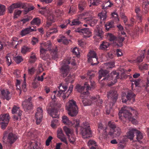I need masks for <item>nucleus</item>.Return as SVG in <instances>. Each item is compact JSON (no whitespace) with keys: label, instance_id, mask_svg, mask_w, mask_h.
Here are the masks:
<instances>
[{"label":"nucleus","instance_id":"nucleus-24","mask_svg":"<svg viewBox=\"0 0 149 149\" xmlns=\"http://www.w3.org/2000/svg\"><path fill=\"white\" fill-rule=\"evenodd\" d=\"M36 31V30L31 29L30 27H27L22 29L21 31L20 34L22 36H23L33 31Z\"/></svg>","mask_w":149,"mask_h":149},{"label":"nucleus","instance_id":"nucleus-7","mask_svg":"<svg viewBox=\"0 0 149 149\" xmlns=\"http://www.w3.org/2000/svg\"><path fill=\"white\" fill-rule=\"evenodd\" d=\"M80 134L84 139L92 136V132L89 124L87 122L83 123L81 127Z\"/></svg>","mask_w":149,"mask_h":149},{"label":"nucleus","instance_id":"nucleus-42","mask_svg":"<svg viewBox=\"0 0 149 149\" xmlns=\"http://www.w3.org/2000/svg\"><path fill=\"white\" fill-rule=\"evenodd\" d=\"M73 88V86L72 85H71L69 87V89L68 91V93L67 94L64 95L62 97L63 99L67 98L69 96V95L72 92Z\"/></svg>","mask_w":149,"mask_h":149},{"label":"nucleus","instance_id":"nucleus-34","mask_svg":"<svg viewBox=\"0 0 149 149\" xmlns=\"http://www.w3.org/2000/svg\"><path fill=\"white\" fill-rule=\"evenodd\" d=\"M107 11L106 10L102 11L98 14L101 20L104 21L107 18Z\"/></svg>","mask_w":149,"mask_h":149},{"label":"nucleus","instance_id":"nucleus-47","mask_svg":"<svg viewBox=\"0 0 149 149\" xmlns=\"http://www.w3.org/2000/svg\"><path fill=\"white\" fill-rule=\"evenodd\" d=\"M14 60L15 62L18 64L20 63L23 61V59L22 56H17L14 58Z\"/></svg>","mask_w":149,"mask_h":149},{"label":"nucleus","instance_id":"nucleus-58","mask_svg":"<svg viewBox=\"0 0 149 149\" xmlns=\"http://www.w3.org/2000/svg\"><path fill=\"white\" fill-rule=\"evenodd\" d=\"M134 114L135 116L134 117H135V118H134L133 117H131L130 118L129 120L131 121L133 123V124H137L138 123L137 120L136 119V117L137 116H136L135 115V114Z\"/></svg>","mask_w":149,"mask_h":149},{"label":"nucleus","instance_id":"nucleus-62","mask_svg":"<svg viewBox=\"0 0 149 149\" xmlns=\"http://www.w3.org/2000/svg\"><path fill=\"white\" fill-rule=\"evenodd\" d=\"M38 42V38L34 37L32 38L31 43L33 45H35Z\"/></svg>","mask_w":149,"mask_h":149},{"label":"nucleus","instance_id":"nucleus-49","mask_svg":"<svg viewBox=\"0 0 149 149\" xmlns=\"http://www.w3.org/2000/svg\"><path fill=\"white\" fill-rule=\"evenodd\" d=\"M10 54H8L6 57V62L8 66H10L11 64L12 61L10 58Z\"/></svg>","mask_w":149,"mask_h":149},{"label":"nucleus","instance_id":"nucleus-2","mask_svg":"<svg viewBox=\"0 0 149 149\" xmlns=\"http://www.w3.org/2000/svg\"><path fill=\"white\" fill-rule=\"evenodd\" d=\"M109 72L106 70L101 69L99 71V79L100 80L102 77L104 78L102 80V81H105L107 82V81H110V84L108 83V85L111 86L113 85L117 81V79L119 78V74L116 71H113L111 72L109 75L108 74Z\"/></svg>","mask_w":149,"mask_h":149},{"label":"nucleus","instance_id":"nucleus-9","mask_svg":"<svg viewBox=\"0 0 149 149\" xmlns=\"http://www.w3.org/2000/svg\"><path fill=\"white\" fill-rule=\"evenodd\" d=\"M70 63L68 60H64L63 61L60 71L61 74L63 77H66L69 73V68L68 65Z\"/></svg>","mask_w":149,"mask_h":149},{"label":"nucleus","instance_id":"nucleus-54","mask_svg":"<svg viewBox=\"0 0 149 149\" xmlns=\"http://www.w3.org/2000/svg\"><path fill=\"white\" fill-rule=\"evenodd\" d=\"M79 19H74L72 22V24H71V26H73V25H78L79 24H80L81 23V22L79 21Z\"/></svg>","mask_w":149,"mask_h":149},{"label":"nucleus","instance_id":"nucleus-29","mask_svg":"<svg viewBox=\"0 0 149 149\" xmlns=\"http://www.w3.org/2000/svg\"><path fill=\"white\" fill-rule=\"evenodd\" d=\"M90 83L91 87L89 86V84H88V82H85L84 84L85 86H86V90L88 91L91 90V89H94L95 87V84L94 81H90Z\"/></svg>","mask_w":149,"mask_h":149},{"label":"nucleus","instance_id":"nucleus-45","mask_svg":"<svg viewBox=\"0 0 149 149\" xmlns=\"http://www.w3.org/2000/svg\"><path fill=\"white\" fill-rule=\"evenodd\" d=\"M40 19L38 18H34L31 22L32 24H36L38 25H39L40 24Z\"/></svg>","mask_w":149,"mask_h":149},{"label":"nucleus","instance_id":"nucleus-37","mask_svg":"<svg viewBox=\"0 0 149 149\" xmlns=\"http://www.w3.org/2000/svg\"><path fill=\"white\" fill-rule=\"evenodd\" d=\"M47 21L54 22L55 19L53 16V14L52 12H49L47 15Z\"/></svg>","mask_w":149,"mask_h":149},{"label":"nucleus","instance_id":"nucleus-10","mask_svg":"<svg viewBox=\"0 0 149 149\" xmlns=\"http://www.w3.org/2000/svg\"><path fill=\"white\" fill-rule=\"evenodd\" d=\"M125 93H123L122 99L123 102L126 103L127 100H132V102L135 101V95L131 91H129L127 92V95L126 96H125Z\"/></svg>","mask_w":149,"mask_h":149},{"label":"nucleus","instance_id":"nucleus-63","mask_svg":"<svg viewBox=\"0 0 149 149\" xmlns=\"http://www.w3.org/2000/svg\"><path fill=\"white\" fill-rule=\"evenodd\" d=\"M85 2H81L79 3V8L81 10H82L84 9L85 5Z\"/></svg>","mask_w":149,"mask_h":149},{"label":"nucleus","instance_id":"nucleus-30","mask_svg":"<svg viewBox=\"0 0 149 149\" xmlns=\"http://www.w3.org/2000/svg\"><path fill=\"white\" fill-rule=\"evenodd\" d=\"M88 145L90 149H96L97 146L94 141L90 140L88 142Z\"/></svg>","mask_w":149,"mask_h":149},{"label":"nucleus","instance_id":"nucleus-59","mask_svg":"<svg viewBox=\"0 0 149 149\" xmlns=\"http://www.w3.org/2000/svg\"><path fill=\"white\" fill-rule=\"evenodd\" d=\"M15 8H16L14 3L12 4L8 8L9 12L10 13H13L14 10Z\"/></svg>","mask_w":149,"mask_h":149},{"label":"nucleus","instance_id":"nucleus-44","mask_svg":"<svg viewBox=\"0 0 149 149\" xmlns=\"http://www.w3.org/2000/svg\"><path fill=\"white\" fill-rule=\"evenodd\" d=\"M135 131L136 133L137 140L138 141H139L140 140L142 139L143 138V135L141 132L137 130Z\"/></svg>","mask_w":149,"mask_h":149},{"label":"nucleus","instance_id":"nucleus-53","mask_svg":"<svg viewBox=\"0 0 149 149\" xmlns=\"http://www.w3.org/2000/svg\"><path fill=\"white\" fill-rule=\"evenodd\" d=\"M22 13V11L19 10H15L14 12V18H17Z\"/></svg>","mask_w":149,"mask_h":149},{"label":"nucleus","instance_id":"nucleus-48","mask_svg":"<svg viewBox=\"0 0 149 149\" xmlns=\"http://www.w3.org/2000/svg\"><path fill=\"white\" fill-rule=\"evenodd\" d=\"M69 141L71 143L74 144L75 141V138L73 134L68 136Z\"/></svg>","mask_w":149,"mask_h":149},{"label":"nucleus","instance_id":"nucleus-26","mask_svg":"<svg viewBox=\"0 0 149 149\" xmlns=\"http://www.w3.org/2000/svg\"><path fill=\"white\" fill-rule=\"evenodd\" d=\"M9 119V116L8 114H4L3 115H1L0 116V123H8Z\"/></svg>","mask_w":149,"mask_h":149},{"label":"nucleus","instance_id":"nucleus-56","mask_svg":"<svg viewBox=\"0 0 149 149\" xmlns=\"http://www.w3.org/2000/svg\"><path fill=\"white\" fill-rule=\"evenodd\" d=\"M5 6L0 4V15H2L5 10Z\"/></svg>","mask_w":149,"mask_h":149},{"label":"nucleus","instance_id":"nucleus-31","mask_svg":"<svg viewBox=\"0 0 149 149\" xmlns=\"http://www.w3.org/2000/svg\"><path fill=\"white\" fill-rule=\"evenodd\" d=\"M1 94L4 98L6 99L7 100H9L10 97L9 96V92L8 90H3L1 91Z\"/></svg>","mask_w":149,"mask_h":149},{"label":"nucleus","instance_id":"nucleus-23","mask_svg":"<svg viewBox=\"0 0 149 149\" xmlns=\"http://www.w3.org/2000/svg\"><path fill=\"white\" fill-rule=\"evenodd\" d=\"M136 129L135 128H130L129 130V131L127 133V137L132 141L133 140L134 136V134L136 133Z\"/></svg>","mask_w":149,"mask_h":149},{"label":"nucleus","instance_id":"nucleus-52","mask_svg":"<svg viewBox=\"0 0 149 149\" xmlns=\"http://www.w3.org/2000/svg\"><path fill=\"white\" fill-rule=\"evenodd\" d=\"M58 124V120L56 119L52 121L51 124V127L54 128L56 127L57 125Z\"/></svg>","mask_w":149,"mask_h":149},{"label":"nucleus","instance_id":"nucleus-50","mask_svg":"<svg viewBox=\"0 0 149 149\" xmlns=\"http://www.w3.org/2000/svg\"><path fill=\"white\" fill-rule=\"evenodd\" d=\"M140 11V9L139 7H136L135 8V12L136 13V17H137V18L141 21V17L140 15H139L138 13Z\"/></svg>","mask_w":149,"mask_h":149},{"label":"nucleus","instance_id":"nucleus-57","mask_svg":"<svg viewBox=\"0 0 149 149\" xmlns=\"http://www.w3.org/2000/svg\"><path fill=\"white\" fill-rule=\"evenodd\" d=\"M16 8H23L24 7V5L22 3H14Z\"/></svg>","mask_w":149,"mask_h":149},{"label":"nucleus","instance_id":"nucleus-60","mask_svg":"<svg viewBox=\"0 0 149 149\" xmlns=\"http://www.w3.org/2000/svg\"><path fill=\"white\" fill-rule=\"evenodd\" d=\"M72 52L75 55L78 56L79 55V52L78 48L77 47L74 48L72 50Z\"/></svg>","mask_w":149,"mask_h":149},{"label":"nucleus","instance_id":"nucleus-32","mask_svg":"<svg viewBox=\"0 0 149 149\" xmlns=\"http://www.w3.org/2000/svg\"><path fill=\"white\" fill-rule=\"evenodd\" d=\"M88 61L89 62H91V61L93 60V58L96 57V53L94 51H91L89 52L88 55Z\"/></svg>","mask_w":149,"mask_h":149},{"label":"nucleus","instance_id":"nucleus-51","mask_svg":"<svg viewBox=\"0 0 149 149\" xmlns=\"http://www.w3.org/2000/svg\"><path fill=\"white\" fill-rule=\"evenodd\" d=\"M90 1L91 4L90 6V7L92 5L97 6L99 4L100 1V0H90Z\"/></svg>","mask_w":149,"mask_h":149},{"label":"nucleus","instance_id":"nucleus-39","mask_svg":"<svg viewBox=\"0 0 149 149\" xmlns=\"http://www.w3.org/2000/svg\"><path fill=\"white\" fill-rule=\"evenodd\" d=\"M63 130L68 136L73 134V131L66 126L63 127Z\"/></svg>","mask_w":149,"mask_h":149},{"label":"nucleus","instance_id":"nucleus-61","mask_svg":"<svg viewBox=\"0 0 149 149\" xmlns=\"http://www.w3.org/2000/svg\"><path fill=\"white\" fill-rule=\"evenodd\" d=\"M144 58V54L142 53L141 55L139 56L137 58V61L138 62H140L143 61V59Z\"/></svg>","mask_w":149,"mask_h":149},{"label":"nucleus","instance_id":"nucleus-15","mask_svg":"<svg viewBox=\"0 0 149 149\" xmlns=\"http://www.w3.org/2000/svg\"><path fill=\"white\" fill-rule=\"evenodd\" d=\"M31 97H30L27 100H26L22 104V106L25 111L31 109L33 108V106L31 101Z\"/></svg>","mask_w":149,"mask_h":149},{"label":"nucleus","instance_id":"nucleus-5","mask_svg":"<svg viewBox=\"0 0 149 149\" xmlns=\"http://www.w3.org/2000/svg\"><path fill=\"white\" fill-rule=\"evenodd\" d=\"M66 109L68 111V114L70 116H74L78 112V107L76 102L73 100H69L66 104Z\"/></svg>","mask_w":149,"mask_h":149},{"label":"nucleus","instance_id":"nucleus-18","mask_svg":"<svg viewBox=\"0 0 149 149\" xmlns=\"http://www.w3.org/2000/svg\"><path fill=\"white\" fill-rule=\"evenodd\" d=\"M57 137L62 142L68 144L66 138L63 134L62 130L58 128L57 131Z\"/></svg>","mask_w":149,"mask_h":149},{"label":"nucleus","instance_id":"nucleus-28","mask_svg":"<svg viewBox=\"0 0 149 149\" xmlns=\"http://www.w3.org/2000/svg\"><path fill=\"white\" fill-rule=\"evenodd\" d=\"M149 4V2L148 0H143L142 4V11L144 13L146 14L148 11V6Z\"/></svg>","mask_w":149,"mask_h":149},{"label":"nucleus","instance_id":"nucleus-16","mask_svg":"<svg viewBox=\"0 0 149 149\" xmlns=\"http://www.w3.org/2000/svg\"><path fill=\"white\" fill-rule=\"evenodd\" d=\"M86 87V86L84 85V86H81L79 85H78L76 86V89L77 91L79 93H81L80 97H83L88 96L89 93L88 91L86 90V92L84 91L85 88Z\"/></svg>","mask_w":149,"mask_h":149},{"label":"nucleus","instance_id":"nucleus-41","mask_svg":"<svg viewBox=\"0 0 149 149\" xmlns=\"http://www.w3.org/2000/svg\"><path fill=\"white\" fill-rule=\"evenodd\" d=\"M70 41V40H68L65 36H64L62 37L60 39L58 40V42H62L65 45L68 44Z\"/></svg>","mask_w":149,"mask_h":149},{"label":"nucleus","instance_id":"nucleus-3","mask_svg":"<svg viewBox=\"0 0 149 149\" xmlns=\"http://www.w3.org/2000/svg\"><path fill=\"white\" fill-rule=\"evenodd\" d=\"M107 96L109 102H112L110 104H107L106 106V112L107 114L113 111L112 107L114 104L117 99V92L115 91H111L107 93Z\"/></svg>","mask_w":149,"mask_h":149},{"label":"nucleus","instance_id":"nucleus-4","mask_svg":"<svg viewBox=\"0 0 149 149\" xmlns=\"http://www.w3.org/2000/svg\"><path fill=\"white\" fill-rule=\"evenodd\" d=\"M135 114V115L137 116L138 115V112L136 110H133L130 107H127L126 106H124L122 108L121 110L118 113L119 118L121 120L122 119L123 116L125 119H129L132 116V113Z\"/></svg>","mask_w":149,"mask_h":149},{"label":"nucleus","instance_id":"nucleus-38","mask_svg":"<svg viewBox=\"0 0 149 149\" xmlns=\"http://www.w3.org/2000/svg\"><path fill=\"white\" fill-rule=\"evenodd\" d=\"M37 58L35 54L33 52H32L29 59V62L30 63H34L37 60Z\"/></svg>","mask_w":149,"mask_h":149},{"label":"nucleus","instance_id":"nucleus-14","mask_svg":"<svg viewBox=\"0 0 149 149\" xmlns=\"http://www.w3.org/2000/svg\"><path fill=\"white\" fill-rule=\"evenodd\" d=\"M43 115V110L40 107L37 109V112L35 115V118L37 124H40L42 121Z\"/></svg>","mask_w":149,"mask_h":149},{"label":"nucleus","instance_id":"nucleus-22","mask_svg":"<svg viewBox=\"0 0 149 149\" xmlns=\"http://www.w3.org/2000/svg\"><path fill=\"white\" fill-rule=\"evenodd\" d=\"M48 113L53 118H58L59 116L58 114V111L55 109H49L47 110Z\"/></svg>","mask_w":149,"mask_h":149},{"label":"nucleus","instance_id":"nucleus-20","mask_svg":"<svg viewBox=\"0 0 149 149\" xmlns=\"http://www.w3.org/2000/svg\"><path fill=\"white\" fill-rule=\"evenodd\" d=\"M59 89V91L58 92V93L56 95V96L58 97H60L62 94L63 95L67 94H64V93L67 90V86L64 85V84H61L58 87Z\"/></svg>","mask_w":149,"mask_h":149},{"label":"nucleus","instance_id":"nucleus-6","mask_svg":"<svg viewBox=\"0 0 149 149\" xmlns=\"http://www.w3.org/2000/svg\"><path fill=\"white\" fill-rule=\"evenodd\" d=\"M40 56L44 60H46L48 58V56L46 54V52L51 49L52 45L50 41L40 43Z\"/></svg>","mask_w":149,"mask_h":149},{"label":"nucleus","instance_id":"nucleus-64","mask_svg":"<svg viewBox=\"0 0 149 149\" xmlns=\"http://www.w3.org/2000/svg\"><path fill=\"white\" fill-rule=\"evenodd\" d=\"M76 9L72 7H71L70 9L69 13L72 15L76 11Z\"/></svg>","mask_w":149,"mask_h":149},{"label":"nucleus","instance_id":"nucleus-40","mask_svg":"<svg viewBox=\"0 0 149 149\" xmlns=\"http://www.w3.org/2000/svg\"><path fill=\"white\" fill-rule=\"evenodd\" d=\"M31 48L26 46H24L22 48L21 52L23 54H25L27 52H30Z\"/></svg>","mask_w":149,"mask_h":149},{"label":"nucleus","instance_id":"nucleus-25","mask_svg":"<svg viewBox=\"0 0 149 149\" xmlns=\"http://www.w3.org/2000/svg\"><path fill=\"white\" fill-rule=\"evenodd\" d=\"M89 16L88 13V12H86L79 15L78 16V19L81 21H84V22H87V21L89 20L88 17H86Z\"/></svg>","mask_w":149,"mask_h":149},{"label":"nucleus","instance_id":"nucleus-36","mask_svg":"<svg viewBox=\"0 0 149 149\" xmlns=\"http://www.w3.org/2000/svg\"><path fill=\"white\" fill-rule=\"evenodd\" d=\"M109 45V43L103 41L102 43L100 46L99 48L100 49L102 50H105L108 48Z\"/></svg>","mask_w":149,"mask_h":149},{"label":"nucleus","instance_id":"nucleus-11","mask_svg":"<svg viewBox=\"0 0 149 149\" xmlns=\"http://www.w3.org/2000/svg\"><path fill=\"white\" fill-rule=\"evenodd\" d=\"M12 112L13 114H15L14 116V119L15 120H20L21 116L22 115V111L19 109V107L14 106L13 108Z\"/></svg>","mask_w":149,"mask_h":149},{"label":"nucleus","instance_id":"nucleus-35","mask_svg":"<svg viewBox=\"0 0 149 149\" xmlns=\"http://www.w3.org/2000/svg\"><path fill=\"white\" fill-rule=\"evenodd\" d=\"M106 29L108 31L111 28L114 27V22L113 21L107 23L105 25Z\"/></svg>","mask_w":149,"mask_h":149},{"label":"nucleus","instance_id":"nucleus-17","mask_svg":"<svg viewBox=\"0 0 149 149\" xmlns=\"http://www.w3.org/2000/svg\"><path fill=\"white\" fill-rule=\"evenodd\" d=\"M25 75V74H24V81L22 85V87H21L20 86V81L18 79H17L16 80V86L17 87V90H18L19 91V94H21V93L22 89L24 92H25L26 91Z\"/></svg>","mask_w":149,"mask_h":149},{"label":"nucleus","instance_id":"nucleus-46","mask_svg":"<svg viewBox=\"0 0 149 149\" xmlns=\"http://www.w3.org/2000/svg\"><path fill=\"white\" fill-rule=\"evenodd\" d=\"M87 74L89 79H91L95 76V73L93 70L88 71Z\"/></svg>","mask_w":149,"mask_h":149},{"label":"nucleus","instance_id":"nucleus-27","mask_svg":"<svg viewBox=\"0 0 149 149\" xmlns=\"http://www.w3.org/2000/svg\"><path fill=\"white\" fill-rule=\"evenodd\" d=\"M113 5V3L109 0H106L103 1L102 6V8L104 9H107L108 7H111Z\"/></svg>","mask_w":149,"mask_h":149},{"label":"nucleus","instance_id":"nucleus-43","mask_svg":"<svg viewBox=\"0 0 149 149\" xmlns=\"http://www.w3.org/2000/svg\"><path fill=\"white\" fill-rule=\"evenodd\" d=\"M104 67L107 69L112 68L115 66V63L113 62L106 63L104 64Z\"/></svg>","mask_w":149,"mask_h":149},{"label":"nucleus","instance_id":"nucleus-55","mask_svg":"<svg viewBox=\"0 0 149 149\" xmlns=\"http://www.w3.org/2000/svg\"><path fill=\"white\" fill-rule=\"evenodd\" d=\"M93 60L91 61V62H90L91 63V64L94 65H96L99 62L97 61L98 58L97 57V56L95 57H94L93 58Z\"/></svg>","mask_w":149,"mask_h":149},{"label":"nucleus","instance_id":"nucleus-1","mask_svg":"<svg viewBox=\"0 0 149 149\" xmlns=\"http://www.w3.org/2000/svg\"><path fill=\"white\" fill-rule=\"evenodd\" d=\"M108 127H103L101 123H99L98 125V131L100 132L101 130H103L102 135L105 139L109 138L111 136L114 135L119 136L121 132L120 129L118 127H116L115 124L111 122H109L108 123Z\"/></svg>","mask_w":149,"mask_h":149},{"label":"nucleus","instance_id":"nucleus-12","mask_svg":"<svg viewBox=\"0 0 149 149\" xmlns=\"http://www.w3.org/2000/svg\"><path fill=\"white\" fill-rule=\"evenodd\" d=\"M87 96L81 97L83 100H82V103L84 106H86L91 105L92 103H94V102L96 101L97 100V98L99 97V95H97L96 96L92 97L90 100H88L86 98Z\"/></svg>","mask_w":149,"mask_h":149},{"label":"nucleus","instance_id":"nucleus-19","mask_svg":"<svg viewBox=\"0 0 149 149\" xmlns=\"http://www.w3.org/2000/svg\"><path fill=\"white\" fill-rule=\"evenodd\" d=\"M76 31L81 34L82 33L85 37H89L91 36V33L89 29L85 28L81 29H77Z\"/></svg>","mask_w":149,"mask_h":149},{"label":"nucleus","instance_id":"nucleus-8","mask_svg":"<svg viewBox=\"0 0 149 149\" xmlns=\"http://www.w3.org/2000/svg\"><path fill=\"white\" fill-rule=\"evenodd\" d=\"M107 36L110 41L113 42V44L115 45L118 47H121L122 45V42L124 40V38L120 37L116 38L111 33H108Z\"/></svg>","mask_w":149,"mask_h":149},{"label":"nucleus","instance_id":"nucleus-21","mask_svg":"<svg viewBox=\"0 0 149 149\" xmlns=\"http://www.w3.org/2000/svg\"><path fill=\"white\" fill-rule=\"evenodd\" d=\"M17 138L15 134L10 133L8 134L7 137V141L10 144L13 143L17 139Z\"/></svg>","mask_w":149,"mask_h":149},{"label":"nucleus","instance_id":"nucleus-13","mask_svg":"<svg viewBox=\"0 0 149 149\" xmlns=\"http://www.w3.org/2000/svg\"><path fill=\"white\" fill-rule=\"evenodd\" d=\"M62 121L65 124L74 125L75 127L79 126V120H74V122L72 123L69 120L67 117L66 116H63Z\"/></svg>","mask_w":149,"mask_h":149},{"label":"nucleus","instance_id":"nucleus-33","mask_svg":"<svg viewBox=\"0 0 149 149\" xmlns=\"http://www.w3.org/2000/svg\"><path fill=\"white\" fill-rule=\"evenodd\" d=\"M88 18L89 20L87 22L91 26H93L97 23V20L95 18L92 17H89Z\"/></svg>","mask_w":149,"mask_h":149}]
</instances>
